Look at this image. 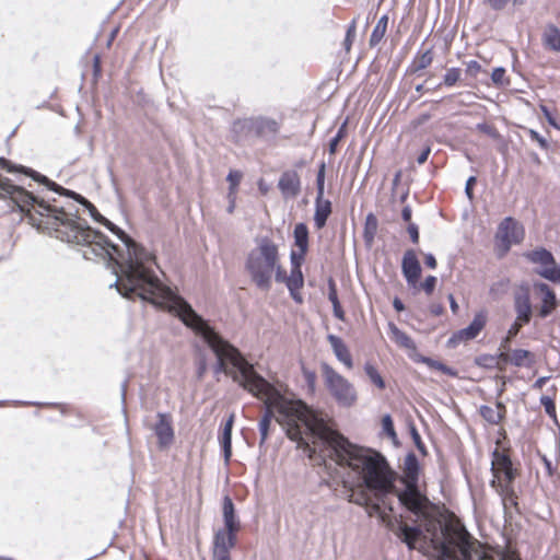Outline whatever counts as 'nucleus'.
Listing matches in <instances>:
<instances>
[{"label": "nucleus", "instance_id": "1", "mask_svg": "<svg viewBox=\"0 0 560 560\" xmlns=\"http://www.w3.org/2000/svg\"><path fill=\"white\" fill-rule=\"evenodd\" d=\"M0 194L9 196L23 211L31 212V208L35 209V212L43 218L40 224L55 229L62 240L69 243L88 245L97 256H108L119 268V271L115 270L117 276L116 288L124 296L128 298L136 293L141 299L155 302L156 299L168 294V291L143 266L153 256L139 247L124 232L116 231L115 226L102 217L91 202L86 205L89 213L95 221L103 223L118 234L127 249L126 257L117 246L108 243L104 235L83 226L63 210L51 208L43 201H38L32 194L12 185L1 176Z\"/></svg>", "mask_w": 560, "mask_h": 560}, {"label": "nucleus", "instance_id": "2", "mask_svg": "<svg viewBox=\"0 0 560 560\" xmlns=\"http://www.w3.org/2000/svg\"><path fill=\"white\" fill-rule=\"evenodd\" d=\"M419 465L413 455L404 462V492H397L399 501L411 512L425 518L420 529L408 525L400 526L399 537L410 548L439 560H521L520 556L508 548L498 550L472 540L464 526L455 517L440 521L429 518L428 499L418 490Z\"/></svg>", "mask_w": 560, "mask_h": 560}, {"label": "nucleus", "instance_id": "3", "mask_svg": "<svg viewBox=\"0 0 560 560\" xmlns=\"http://www.w3.org/2000/svg\"><path fill=\"white\" fill-rule=\"evenodd\" d=\"M280 410L284 412V423L289 424V435L293 440H302L296 425V419H301L314 438L312 443L315 446L317 442L326 445L330 458L346 471L354 486L384 493L393 491L395 475L386 459L375 451L349 442L334 429L327 415L312 413L300 405L294 407L281 401Z\"/></svg>", "mask_w": 560, "mask_h": 560}, {"label": "nucleus", "instance_id": "4", "mask_svg": "<svg viewBox=\"0 0 560 560\" xmlns=\"http://www.w3.org/2000/svg\"><path fill=\"white\" fill-rule=\"evenodd\" d=\"M170 307L177 314V316L186 326L194 329L203 338V340L217 355L220 370L230 375L244 389L265 402L268 409V413L260 422L262 440L267 438L268 429L270 425V417L275 412L278 413L276 418L277 421L285 429L287 434H289V424L284 423L283 421L284 412L280 410V401L294 407L300 405L301 408L312 413H319L318 411L310 409L301 400H293L282 396L265 378L258 375L253 365L249 364L233 346L223 340L183 299L173 298L171 300ZM299 422L305 425L301 419H296V425L299 429H301ZM305 431L307 435L314 441V438L311 435L310 431L307 429H305ZM288 436L294 441L290 435ZM301 436L302 440H295L299 442V446H304L310 451V453L316 452V446H311L310 443L303 439V432H301ZM310 456H312V454H310Z\"/></svg>", "mask_w": 560, "mask_h": 560}, {"label": "nucleus", "instance_id": "5", "mask_svg": "<svg viewBox=\"0 0 560 560\" xmlns=\"http://www.w3.org/2000/svg\"><path fill=\"white\" fill-rule=\"evenodd\" d=\"M246 269L256 285L264 290L270 288L273 273L277 281H284V270L279 264L278 246L266 238L261 240L248 254Z\"/></svg>", "mask_w": 560, "mask_h": 560}, {"label": "nucleus", "instance_id": "6", "mask_svg": "<svg viewBox=\"0 0 560 560\" xmlns=\"http://www.w3.org/2000/svg\"><path fill=\"white\" fill-rule=\"evenodd\" d=\"M322 371L324 384L336 402L341 407L353 406L358 400L354 385L328 364H324Z\"/></svg>", "mask_w": 560, "mask_h": 560}, {"label": "nucleus", "instance_id": "7", "mask_svg": "<svg viewBox=\"0 0 560 560\" xmlns=\"http://www.w3.org/2000/svg\"><path fill=\"white\" fill-rule=\"evenodd\" d=\"M492 472V487H494L504 498L512 495L511 483L515 478L516 470L512 467L510 458L499 451L493 453Z\"/></svg>", "mask_w": 560, "mask_h": 560}, {"label": "nucleus", "instance_id": "8", "mask_svg": "<svg viewBox=\"0 0 560 560\" xmlns=\"http://www.w3.org/2000/svg\"><path fill=\"white\" fill-rule=\"evenodd\" d=\"M524 230L516 221L505 219L498 228L495 234V248L501 254H506L511 246L522 242Z\"/></svg>", "mask_w": 560, "mask_h": 560}, {"label": "nucleus", "instance_id": "9", "mask_svg": "<svg viewBox=\"0 0 560 560\" xmlns=\"http://www.w3.org/2000/svg\"><path fill=\"white\" fill-rule=\"evenodd\" d=\"M529 260L536 265L537 272L553 282L560 283V267L555 262L550 253L539 249L527 255Z\"/></svg>", "mask_w": 560, "mask_h": 560}, {"label": "nucleus", "instance_id": "10", "mask_svg": "<svg viewBox=\"0 0 560 560\" xmlns=\"http://www.w3.org/2000/svg\"><path fill=\"white\" fill-rule=\"evenodd\" d=\"M222 521L223 525L220 527L214 536L236 539V534L241 529V523L236 515L235 506L229 497H224L222 502Z\"/></svg>", "mask_w": 560, "mask_h": 560}, {"label": "nucleus", "instance_id": "11", "mask_svg": "<svg viewBox=\"0 0 560 560\" xmlns=\"http://www.w3.org/2000/svg\"><path fill=\"white\" fill-rule=\"evenodd\" d=\"M487 322L488 313L486 311H479L478 313L475 314L474 319L467 327L456 331L452 336L450 342L453 345H457L459 342H466L475 339L485 328Z\"/></svg>", "mask_w": 560, "mask_h": 560}, {"label": "nucleus", "instance_id": "12", "mask_svg": "<svg viewBox=\"0 0 560 560\" xmlns=\"http://www.w3.org/2000/svg\"><path fill=\"white\" fill-rule=\"evenodd\" d=\"M293 238L295 248L292 249L290 258L296 265L304 261V257L308 250V230L304 223H298L293 230Z\"/></svg>", "mask_w": 560, "mask_h": 560}, {"label": "nucleus", "instance_id": "13", "mask_svg": "<svg viewBox=\"0 0 560 560\" xmlns=\"http://www.w3.org/2000/svg\"><path fill=\"white\" fill-rule=\"evenodd\" d=\"M401 270L409 287L417 288L421 276V265L413 250H407L404 254Z\"/></svg>", "mask_w": 560, "mask_h": 560}, {"label": "nucleus", "instance_id": "14", "mask_svg": "<svg viewBox=\"0 0 560 560\" xmlns=\"http://www.w3.org/2000/svg\"><path fill=\"white\" fill-rule=\"evenodd\" d=\"M535 293L539 299L538 312L541 317L549 315L556 307L557 301L555 293L544 283L534 285Z\"/></svg>", "mask_w": 560, "mask_h": 560}, {"label": "nucleus", "instance_id": "15", "mask_svg": "<svg viewBox=\"0 0 560 560\" xmlns=\"http://www.w3.org/2000/svg\"><path fill=\"white\" fill-rule=\"evenodd\" d=\"M302 264L303 262H299L296 265L294 261H291V273L289 277H287V275L284 273L283 281L287 284L292 298L298 302L302 301L300 290L304 284L303 273L301 271Z\"/></svg>", "mask_w": 560, "mask_h": 560}, {"label": "nucleus", "instance_id": "16", "mask_svg": "<svg viewBox=\"0 0 560 560\" xmlns=\"http://www.w3.org/2000/svg\"><path fill=\"white\" fill-rule=\"evenodd\" d=\"M327 340L337 360L342 363L346 369L351 370L353 368L352 355L343 340L335 335H329Z\"/></svg>", "mask_w": 560, "mask_h": 560}, {"label": "nucleus", "instance_id": "17", "mask_svg": "<svg viewBox=\"0 0 560 560\" xmlns=\"http://www.w3.org/2000/svg\"><path fill=\"white\" fill-rule=\"evenodd\" d=\"M235 545L236 539L229 538L228 536H214L212 545V560H231L230 551Z\"/></svg>", "mask_w": 560, "mask_h": 560}, {"label": "nucleus", "instance_id": "18", "mask_svg": "<svg viewBox=\"0 0 560 560\" xmlns=\"http://www.w3.org/2000/svg\"><path fill=\"white\" fill-rule=\"evenodd\" d=\"M515 311L516 318L518 320L528 323L532 315V304L529 300V294L526 290H522L517 293L515 298Z\"/></svg>", "mask_w": 560, "mask_h": 560}, {"label": "nucleus", "instance_id": "19", "mask_svg": "<svg viewBox=\"0 0 560 560\" xmlns=\"http://www.w3.org/2000/svg\"><path fill=\"white\" fill-rule=\"evenodd\" d=\"M155 432L161 446H167L172 443L174 432L171 425V421L165 416L159 417V422L156 423Z\"/></svg>", "mask_w": 560, "mask_h": 560}, {"label": "nucleus", "instance_id": "20", "mask_svg": "<svg viewBox=\"0 0 560 560\" xmlns=\"http://www.w3.org/2000/svg\"><path fill=\"white\" fill-rule=\"evenodd\" d=\"M331 212L330 201L324 199V195H317L314 221L318 229H322Z\"/></svg>", "mask_w": 560, "mask_h": 560}, {"label": "nucleus", "instance_id": "21", "mask_svg": "<svg viewBox=\"0 0 560 560\" xmlns=\"http://www.w3.org/2000/svg\"><path fill=\"white\" fill-rule=\"evenodd\" d=\"M390 337L401 348L406 349L409 354L415 358L417 353L416 345L412 339L405 332L400 331L396 326L390 325Z\"/></svg>", "mask_w": 560, "mask_h": 560}, {"label": "nucleus", "instance_id": "22", "mask_svg": "<svg viewBox=\"0 0 560 560\" xmlns=\"http://www.w3.org/2000/svg\"><path fill=\"white\" fill-rule=\"evenodd\" d=\"M363 372L366 376V378L370 381V383L377 389V390H384L386 387V382L381 372L378 371L377 366L371 362L366 361L363 365Z\"/></svg>", "mask_w": 560, "mask_h": 560}, {"label": "nucleus", "instance_id": "23", "mask_svg": "<svg viewBox=\"0 0 560 560\" xmlns=\"http://www.w3.org/2000/svg\"><path fill=\"white\" fill-rule=\"evenodd\" d=\"M279 187L285 197H295L300 188L298 176L284 175L279 182Z\"/></svg>", "mask_w": 560, "mask_h": 560}, {"label": "nucleus", "instance_id": "24", "mask_svg": "<svg viewBox=\"0 0 560 560\" xmlns=\"http://www.w3.org/2000/svg\"><path fill=\"white\" fill-rule=\"evenodd\" d=\"M233 422H234V416L231 415L230 418L228 419L224 428H223V432H222V435L220 438V443H221V445L223 447L224 458H225L226 462H229V459L231 457V454H232L231 436H232Z\"/></svg>", "mask_w": 560, "mask_h": 560}, {"label": "nucleus", "instance_id": "25", "mask_svg": "<svg viewBox=\"0 0 560 560\" xmlns=\"http://www.w3.org/2000/svg\"><path fill=\"white\" fill-rule=\"evenodd\" d=\"M546 45L556 51H560V30L555 26H548L544 34Z\"/></svg>", "mask_w": 560, "mask_h": 560}, {"label": "nucleus", "instance_id": "26", "mask_svg": "<svg viewBox=\"0 0 560 560\" xmlns=\"http://www.w3.org/2000/svg\"><path fill=\"white\" fill-rule=\"evenodd\" d=\"M242 177H243V175L238 171L230 172L226 177V180L229 183V198L232 200V202L234 201V198H235V195L237 191V187L242 180Z\"/></svg>", "mask_w": 560, "mask_h": 560}, {"label": "nucleus", "instance_id": "27", "mask_svg": "<svg viewBox=\"0 0 560 560\" xmlns=\"http://www.w3.org/2000/svg\"><path fill=\"white\" fill-rule=\"evenodd\" d=\"M377 231V219L374 214H368L365 219L364 236L368 242H372Z\"/></svg>", "mask_w": 560, "mask_h": 560}, {"label": "nucleus", "instance_id": "28", "mask_svg": "<svg viewBox=\"0 0 560 560\" xmlns=\"http://www.w3.org/2000/svg\"><path fill=\"white\" fill-rule=\"evenodd\" d=\"M386 27H387V16H382L378 20L377 24L375 25V28L371 36L372 44H375L382 39V37L384 36V34L386 32Z\"/></svg>", "mask_w": 560, "mask_h": 560}, {"label": "nucleus", "instance_id": "29", "mask_svg": "<svg viewBox=\"0 0 560 560\" xmlns=\"http://www.w3.org/2000/svg\"><path fill=\"white\" fill-rule=\"evenodd\" d=\"M416 361H420V362H423L425 363L428 366H430L431 369H435V370H439V371H442L443 373H451V370L448 368H446L445 365H443L441 362L439 361H434L432 359H429V358H424V357H421L419 354H417L415 358H413Z\"/></svg>", "mask_w": 560, "mask_h": 560}, {"label": "nucleus", "instance_id": "30", "mask_svg": "<svg viewBox=\"0 0 560 560\" xmlns=\"http://www.w3.org/2000/svg\"><path fill=\"white\" fill-rule=\"evenodd\" d=\"M436 278L434 276H429L424 279L423 282L419 283L418 282V287L417 288H413L415 290L419 291V290H422L424 291L428 295H430L434 289H435V285H436Z\"/></svg>", "mask_w": 560, "mask_h": 560}, {"label": "nucleus", "instance_id": "31", "mask_svg": "<svg viewBox=\"0 0 560 560\" xmlns=\"http://www.w3.org/2000/svg\"><path fill=\"white\" fill-rule=\"evenodd\" d=\"M530 353L526 350H515L511 355V361L517 365L524 364L529 361Z\"/></svg>", "mask_w": 560, "mask_h": 560}, {"label": "nucleus", "instance_id": "32", "mask_svg": "<svg viewBox=\"0 0 560 560\" xmlns=\"http://www.w3.org/2000/svg\"><path fill=\"white\" fill-rule=\"evenodd\" d=\"M492 82L498 85L502 86L508 83V80L505 79V69L504 68H497L493 70L491 74Z\"/></svg>", "mask_w": 560, "mask_h": 560}, {"label": "nucleus", "instance_id": "33", "mask_svg": "<svg viewBox=\"0 0 560 560\" xmlns=\"http://www.w3.org/2000/svg\"><path fill=\"white\" fill-rule=\"evenodd\" d=\"M460 77V72L458 69H450L447 70L445 77H444V83L448 86L454 85Z\"/></svg>", "mask_w": 560, "mask_h": 560}, {"label": "nucleus", "instance_id": "34", "mask_svg": "<svg viewBox=\"0 0 560 560\" xmlns=\"http://www.w3.org/2000/svg\"><path fill=\"white\" fill-rule=\"evenodd\" d=\"M325 164H322L317 175V195H324Z\"/></svg>", "mask_w": 560, "mask_h": 560}, {"label": "nucleus", "instance_id": "35", "mask_svg": "<svg viewBox=\"0 0 560 560\" xmlns=\"http://www.w3.org/2000/svg\"><path fill=\"white\" fill-rule=\"evenodd\" d=\"M526 324L525 322H522V320H518L517 318L515 319L514 324L510 327L509 331H508V337H506V341L510 340L511 338H513L514 336L517 335L520 328Z\"/></svg>", "mask_w": 560, "mask_h": 560}, {"label": "nucleus", "instance_id": "36", "mask_svg": "<svg viewBox=\"0 0 560 560\" xmlns=\"http://www.w3.org/2000/svg\"><path fill=\"white\" fill-rule=\"evenodd\" d=\"M481 71V66L477 61H470L467 65V73L476 77Z\"/></svg>", "mask_w": 560, "mask_h": 560}, {"label": "nucleus", "instance_id": "37", "mask_svg": "<svg viewBox=\"0 0 560 560\" xmlns=\"http://www.w3.org/2000/svg\"><path fill=\"white\" fill-rule=\"evenodd\" d=\"M542 404L545 406V409H546L547 413L549 416L553 417L555 416V405H553V402L549 398L544 397L542 398Z\"/></svg>", "mask_w": 560, "mask_h": 560}, {"label": "nucleus", "instance_id": "38", "mask_svg": "<svg viewBox=\"0 0 560 560\" xmlns=\"http://www.w3.org/2000/svg\"><path fill=\"white\" fill-rule=\"evenodd\" d=\"M383 425H384V429L387 431V433L390 436H395V432H394V428H393V422H392V419L389 417H385L383 419Z\"/></svg>", "mask_w": 560, "mask_h": 560}, {"label": "nucleus", "instance_id": "39", "mask_svg": "<svg viewBox=\"0 0 560 560\" xmlns=\"http://www.w3.org/2000/svg\"><path fill=\"white\" fill-rule=\"evenodd\" d=\"M475 183H476V178L475 177H469L467 183H466V194H467L469 199L472 198V186H474Z\"/></svg>", "mask_w": 560, "mask_h": 560}, {"label": "nucleus", "instance_id": "40", "mask_svg": "<svg viewBox=\"0 0 560 560\" xmlns=\"http://www.w3.org/2000/svg\"><path fill=\"white\" fill-rule=\"evenodd\" d=\"M67 196H71L72 198H74L78 202H80L82 206H84L86 208V205L90 203L89 200H86L85 198H83L82 196L80 195H77L74 192H70V191H66L65 192Z\"/></svg>", "mask_w": 560, "mask_h": 560}, {"label": "nucleus", "instance_id": "41", "mask_svg": "<svg viewBox=\"0 0 560 560\" xmlns=\"http://www.w3.org/2000/svg\"><path fill=\"white\" fill-rule=\"evenodd\" d=\"M432 60L430 52H425L419 60V68L427 67Z\"/></svg>", "mask_w": 560, "mask_h": 560}, {"label": "nucleus", "instance_id": "42", "mask_svg": "<svg viewBox=\"0 0 560 560\" xmlns=\"http://www.w3.org/2000/svg\"><path fill=\"white\" fill-rule=\"evenodd\" d=\"M408 232H409V234H410V236H411L412 241H413L415 243H417V242H418V240H419V233H418V229H417V226H416V225H413V224L409 225V226H408Z\"/></svg>", "mask_w": 560, "mask_h": 560}, {"label": "nucleus", "instance_id": "43", "mask_svg": "<svg viewBox=\"0 0 560 560\" xmlns=\"http://www.w3.org/2000/svg\"><path fill=\"white\" fill-rule=\"evenodd\" d=\"M332 306H334L335 316L338 317L339 319H343L345 314H343L340 303L336 302L335 304H332Z\"/></svg>", "mask_w": 560, "mask_h": 560}, {"label": "nucleus", "instance_id": "44", "mask_svg": "<svg viewBox=\"0 0 560 560\" xmlns=\"http://www.w3.org/2000/svg\"><path fill=\"white\" fill-rule=\"evenodd\" d=\"M424 260H425V265L428 267H430L431 269H434L436 267V259L433 255H431V254L425 255Z\"/></svg>", "mask_w": 560, "mask_h": 560}, {"label": "nucleus", "instance_id": "45", "mask_svg": "<svg viewBox=\"0 0 560 560\" xmlns=\"http://www.w3.org/2000/svg\"><path fill=\"white\" fill-rule=\"evenodd\" d=\"M530 137L536 140L541 147H546V140L541 138L535 130L529 131Z\"/></svg>", "mask_w": 560, "mask_h": 560}, {"label": "nucleus", "instance_id": "46", "mask_svg": "<svg viewBox=\"0 0 560 560\" xmlns=\"http://www.w3.org/2000/svg\"><path fill=\"white\" fill-rule=\"evenodd\" d=\"M509 2H511V0H490L491 5L497 9L503 8Z\"/></svg>", "mask_w": 560, "mask_h": 560}, {"label": "nucleus", "instance_id": "47", "mask_svg": "<svg viewBox=\"0 0 560 560\" xmlns=\"http://www.w3.org/2000/svg\"><path fill=\"white\" fill-rule=\"evenodd\" d=\"M430 154V148H425L418 158L420 164L424 163Z\"/></svg>", "mask_w": 560, "mask_h": 560}, {"label": "nucleus", "instance_id": "48", "mask_svg": "<svg viewBox=\"0 0 560 560\" xmlns=\"http://www.w3.org/2000/svg\"><path fill=\"white\" fill-rule=\"evenodd\" d=\"M339 141H340V136H336V137L331 140V142H330V144H329V151H330V153H331V154H332V153H335L336 148H337V145H338V142H339Z\"/></svg>", "mask_w": 560, "mask_h": 560}, {"label": "nucleus", "instance_id": "49", "mask_svg": "<svg viewBox=\"0 0 560 560\" xmlns=\"http://www.w3.org/2000/svg\"><path fill=\"white\" fill-rule=\"evenodd\" d=\"M329 300L331 301L332 304H335L336 302H339L338 298H337L336 289L334 285L330 287Z\"/></svg>", "mask_w": 560, "mask_h": 560}, {"label": "nucleus", "instance_id": "50", "mask_svg": "<svg viewBox=\"0 0 560 560\" xmlns=\"http://www.w3.org/2000/svg\"><path fill=\"white\" fill-rule=\"evenodd\" d=\"M542 112H544V114H545V116H546V118H547L548 122H549L550 125H552V126L557 127L556 121L553 120V118L551 117V115L549 114V112H548L545 107H542Z\"/></svg>", "mask_w": 560, "mask_h": 560}, {"label": "nucleus", "instance_id": "51", "mask_svg": "<svg viewBox=\"0 0 560 560\" xmlns=\"http://www.w3.org/2000/svg\"><path fill=\"white\" fill-rule=\"evenodd\" d=\"M393 305H394L395 310L398 312H401L405 308L402 302L398 299L394 300Z\"/></svg>", "mask_w": 560, "mask_h": 560}, {"label": "nucleus", "instance_id": "52", "mask_svg": "<svg viewBox=\"0 0 560 560\" xmlns=\"http://www.w3.org/2000/svg\"><path fill=\"white\" fill-rule=\"evenodd\" d=\"M450 300H451V310L453 313H456L458 310V304L456 303V301L454 300V298L452 295L450 296Z\"/></svg>", "mask_w": 560, "mask_h": 560}, {"label": "nucleus", "instance_id": "53", "mask_svg": "<svg viewBox=\"0 0 560 560\" xmlns=\"http://www.w3.org/2000/svg\"><path fill=\"white\" fill-rule=\"evenodd\" d=\"M402 217L406 221L410 220V217H411V211L410 209L406 208L404 211H402Z\"/></svg>", "mask_w": 560, "mask_h": 560}, {"label": "nucleus", "instance_id": "54", "mask_svg": "<svg viewBox=\"0 0 560 560\" xmlns=\"http://www.w3.org/2000/svg\"><path fill=\"white\" fill-rule=\"evenodd\" d=\"M525 0H511L513 4H523Z\"/></svg>", "mask_w": 560, "mask_h": 560}, {"label": "nucleus", "instance_id": "55", "mask_svg": "<svg viewBox=\"0 0 560 560\" xmlns=\"http://www.w3.org/2000/svg\"><path fill=\"white\" fill-rule=\"evenodd\" d=\"M0 166L8 167V162L2 160V159H0Z\"/></svg>", "mask_w": 560, "mask_h": 560}, {"label": "nucleus", "instance_id": "56", "mask_svg": "<svg viewBox=\"0 0 560 560\" xmlns=\"http://www.w3.org/2000/svg\"><path fill=\"white\" fill-rule=\"evenodd\" d=\"M343 128H345V126L339 130V132L337 135V136H340V139L342 138V135H343Z\"/></svg>", "mask_w": 560, "mask_h": 560}, {"label": "nucleus", "instance_id": "57", "mask_svg": "<svg viewBox=\"0 0 560 560\" xmlns=\"http://www.w3.org/2000/svg\"><path fill=\"white\" fill-rule=\"evenodd\" d=\"M36 179H37V180H40V182H43V183H45V184H47V185H49V184H48L47 178H45V177H43L42 179H38V178H36Z\"/></svg>", "mask_w": 560, "mask_h": 560}, {"label": "nucleus", "instance_id": "58", "mask_svg": "<svg viewBox=\"0 0 560 560\" xmlns=\"http://www.w3.org/2000/svg\"><path fill=\"white\" fill-rule=\"evenodd\" d=\"M50 188H51L52 190L60 191V189L56 188L55 186H54V187H52V186H50Z\"/></svg>", "mask_w": 560, "mask_h": 560}, {"label": "nucleus", "instance_id": "59", "mask_svg": "<svg viewBox=\"0 0 560 560\" xmlns=\"http://www.w3.org/2000/svg\"><path fill=\"white\" fill-rule=\"evenodd\" d=\"M501 418V413H500V410L498 411V415H497V419H500Z\"/></svg>", "mask_w": 560, "mask_h": 560}, {"label": "nucleus", "instance_id": "60", "mask_svg": "<svg viewBox=\"0 0 560 560\" xmlns=\"http://www.w3.org/2000/svg\"><path fill=\"white\" fill-rule=\"evenodd\" d=\"M413 436H415L416 440L419 439L418 433H416V432L413 433Z\"/></svg>", "mask_w": 560, "mask_h": 560}]
</instances>
